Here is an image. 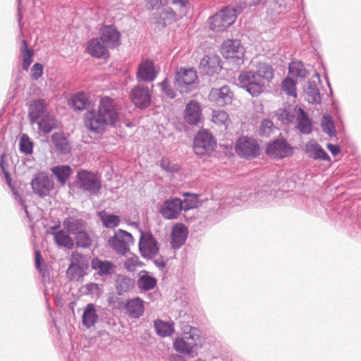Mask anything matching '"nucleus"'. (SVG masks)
Returning <instances> with one entry per match:
<instances>
[{
    "instance_id": "nucleus-24",
    "label": "nucleus",
    "mask_w": 361,
    "mask_h": 361,
    "mask_svg": "<svg viewBox=\"0 0 361 361\" xmlns=\"http://www.w3.org/2000/svg\"><path fill=\"white\" fill-rule=\"evenodd\" d=\"M220 58L216 55H207L201 59L199 68L203 74L212 75L220 71Z\"/></svg>"
},
{
    "instance_id": "nucleus-25",
    "label": "nucleus",
    "mask_w": 361,
    "mask_h": 361,
    "mask_svg": "<svg viewBox=\"0 0 361 361\" xmlns=\"http://www.w3.org/2000/svg\"><path fill=\"white\" fill-rule=\"evenodd\" d=\"M51 140L55 150L60 154L66 155L71 153V142L63 133L56 132L53 133Z\"/></svg>"
},
{
    "instance_id": "nucleus-63",
    "label": "nucleus",
    "mask_w": 361,
    "mask_h": 361,
    "mask_svg": "<svg viewBox=\"0 0 361 361\" xmlns=\"http://www.w3.org/2000/svg\"><path fill=\"white\" fill-rule=\"evenodd\" d=\"M189 0H168V3L171 4L179 8H186Z\"/></svg>"
},
{
    "instance_id": "nucleus-36",
    "label": "nucleus",
    "mask_w": 361,
    "mask_h": 361,
    "mask_svg": "<svg viewBox=\"0 0 361 361\" xmlns=\"http://www.w3.org/2000/svg\"><path fill=\"white\" fill-rule=\"evenodd\" d=\"M56 245L72 249L74 247V240L70 236V233L64 230H60L52 233Z\"/></svg>"
},
{
    "instance_id": "nucleus-4",
    "label": "nucleus",
    "mask_w": 361,
    "mask_h": 361,
    "mask_svg": "<svg viewBox=\"0 0 361 361\" xmlns=\"http://www.w3.org/2000/svg\"><path fill=\"white\" fill-rule=\"evenodd\" d=\"M76 181L78 188L90 195H97L102 188V183L99 178L94 173L80 169L78 171Z\"/></svg>"
},
{
    "instance_id": "nucleus-54",
    "label": "nucleus",
    "mask_w": 361,
    "mask_h": 361,
    "mask_svg": "<svg viewBox=\"0 0 361 361\" xmlns=\"http://www.w3.org/2000/svg\"><path fill=\"white\" fill-rule=\"evenodd\" d=\"M162 92L169 99H173L176 97V90L172 87L170 81L166 78L159 83Z\"/></svg>"
},
{
    "instance_id": "nucleus-49",
    "label": "nucleus",
    "mask_w": 361,
    "mask_h": 361,
    "mask_svg": "<svg viewBox=\"0 0 361 361\" xmlns=\"http://www.w3.org/2000/svg\"><path fill=\"white\" fill-rule=\"evenodd\" d=\"M212 121L219 125L226 127L229 122L228 114L224 111H213Z\"/></svg>"
},
{
    "instance_id": "nucleus-23",
    "label": "nucleus",
    "mask_w": 361,
    "mask_h": 361,
    "mask_svg": "<svg viewBox=\"0 0 361 361\" xmlns=\"http://www.w3.org/2000/svg\"><path fill=\"white\" fill-rule=\"evenodd\" d=\"M202 118V109L197 101H190L184 111V119L190 125L198 124Z\"/></svg>"
},
{
    "instance_id": "nucleus-59",
    "label": "nucleus",
    "mask_w": 361,
    "mask_h": 361,
    "mask_svg": "<svg viewBox=\"0 0 361 361\" xmlns=\"http://www.w3.org/2000/svg\"><path fill=\"white\" fill-rule=\"evenodd\" d=\"M168 4V0H147L146 6L149 10L159 9Z\"/></svg>"
},
{
    "instance_id": "nucleus-56",
    "label": "nucleus",
    "mask_w": 361,
    "mask_h": 361,
    "mask_svg": "<svg viewBox=\"0 0 361 361\" xmlns=\"http://www.w3.org/2000/svg\"><path fill=\"white\" fill-rule=\"evenodd\" d=\"M35 266L39 272L42 274V277L45 279L49 276V272L45 266L41 265V262L43 260L41 252L39 250H36L35 252Z\"/></svg>"
},
{
    "instance_id": "nucleus-12",
    "label": "nucleus",
    "mask_w": 361,
    "mask_h": 361,
    "mask_svg": "<svg viewBox=\"0 0 361 361\" xmlns=\"http://www.w3.org/2000/svg\"><path fill=\"white\" fill-rule=\"evenodd\" d=\"M98 111L106 120L108 126H114L118 121V112L116 108L114 99L109 97H105L101 99L99 106Z\"/></svg>"
},
{
    "instance_id": "nucleus-17",
    "label": "nucleus",
    "mask_w": 361,
    "mask_h": 361,
    "mask_svg": "<svg viewBox=\"0 0 361 361\" xmlns=\"http://www.w3.org/2000/svg\"><path fill=\"white\" fill-rule=\"evenodd\" d=\"M157 74L154 61L144 59L138 65L136 79L138 82H152L156 79Z\"/></svg>"
},
{
    "instance_id": "nucleus-27",
    "label": "nucleus",
    "mask_w": 361,
    "mask_h": 361,
    "mask_svg": "<svg viewBox=\"0 0 361 361\" xmlns=\"http://www.w3.org/2000/svg\"><path fill=\"white\" fill-rule=\"evenodd\" d=\"M188 235V228L183 224L173 226L171 234V245L173 249H179L185 242Z\"/></svg>"
},
{
    "instance_id": "nucleus-62",
    "label": "nucleus",
    "mask_w": 361,
    "mask_h": 361,
    "mask_svg": "<svg viewBox=\"0 0 361 361\" xmlns=\"http://www.w3.org/2000/svg\"><path fill=\"white\" fill-rule=\"evenodd\" d=\"M0 167H1V169L2 171V173L4 175V177H5V179H6V181L7 184L11 187V178L10 176L8 171L7 170V169L5 166L4 161H2V160H1V161L0 163Z\"/></svg>"
},
{
    "instance_id": "nucleus-53",
    "label": "nucleus",
    "mask_w": 361,
    "mask_h": 361,
    "mask_svg": "<svg viewBox=\"0 0 361 361\" xmlns=\"http://www.w3.org/2000/svg\"><path fill=\"white\" fill-rule=\"evenodd\" d=\"M274 130V123L269 119H264L262 121L259 134L261 137L269 136Z\"/></svg>"
},
{
    "instance_id": "nucleus-31",
    "label": "nucleus",
    "mask_w": 361,
    "mask_h": 361,
    "mask_svg": "<svg viewBox=\"0 0 361 361\" xmlns=\"http://www.w3.org/2000/svg\"><path fill=\"white\" fill-rule=\"evenodd\" d=\"M57 181L64 185L72 173V169L68 165H58L51 169Z\"/></svg>"
},
{
    "instance_id": "nucleus-52",
    "label": "nucleus",
    "mask_w": 361,
    "mask_h": 361,
    "mask_svg": "<svg viewBox=\"0 0 361 361\" xmlns=\"http://www.w3.org/2000/svg\"><path fill=\"white\" fill-rule=\"evenodd\" d=\"M277 117L284 124H288L294 120L295 114L290 109H280L277 111Z\"/></svg>"
},
{
    "instance_id": "nucleus-18",
    "label": "nucleus",
    "mask_w": 361,
    "mask_h": 361,
    "mask_svg": "<svg viewBox=\"0 0 361 361\" xmlns=\"http://www.w3.org/2000/svg\"><path fill=\"white\" fill-rule=\"evenodd\" d=\"M233 96L230 87L224 85L220 88H212L209 94V99L217 106H224L231 102Z\"/></svg>"
},
{
    "instance_id": "nucleus-44",
    "label": "nucleus",
    "mask_w": 361,
    "mask_h": 361,
    "mask_svg": "<svg viewBox=\"0 0 361 361\" xmlns=\"http://www.w3.org/2000/svg\"><path fill=\"white\" fill-rule=\"evenodd\" d=\"M288 71L293 76L302 79H304L307 74V71L301 61H292L289 64Z\"/></svg>"
},
{
    "instance_id": "nucleus-34",
    "label": "nucleus",
    "mask_w": 361,
    "mask_h": 361,
    "mask_svg": "<svg viewBox=\"0 0 361 361\" xmlns=\"http://www.w3.org/2000/svg\"><path fill=\"white\" fill-rule=\"evenodd\" d=\"M135 284L134 279L124 275H118L115 281L117 293L119 295L127 293Z\"/></svg>"
},
{
    "instance_id": "nucleus-55",
    "label": "nucleus",
    "mask_w": 361,
    "mask_h": 361,
    "mask_svg": "<svg viewBox=\"0 0 361 361\" xmlns=\"http://www.w3.org/2000/svg\"><path fill=\"white\" fill-rule=\"evenodd\" d=\"M71 259L72 262L71 263H75L77 264L81 265L82 267H85V268H87L89 266L87 258L77 251L72 252L71 255Z\"/></svg>"
},
{
    "instance_id": "nucleus-47",
    "label": "nucleus",
    "mask_w": 361,
    "mask_h": 361,
    "mask_svg": "<svg viewBox=\"0 0 361 361\" xmlns=\"http://www.w3.org/2000/svg\"><path fill=\"white\" fill-rule=\"evenodd\" d=\"M322 128L324 133L329 136L333 137L336 135L335 125L333 121L332 117L329 115H324L322 121Z\"/></svg>"
},
{
    "instance_id": "nucleus-3",
    "label": "nucleus",
    "mask_w": 361,
    "mask_h": 361,
    "mask_svg": "<svg viewBox=\"0 0 361 361\" xmlns=\"http://www.w3.org/2000/svg\"><path fill=\"white\" fill-rule=\"evenodd\" d=\"M197 75L192 68L178 69L175 74L174 86L181 94H187L197 87Z\"/></svg>"
},
{
    "instance_id": "nucleus-38",
    "label": "nucleus",
    "mask_w": 361,
    "mask_h": 361,
    "mask_svg": "<svg viewBox=\"0 0 361 361\" xmlns=\"http://www.w3.org/2000/svg\"><path fill=\"white\" fill-rule=\"evenodd\" d=\"M98 319L94 304H88L82 314V324L87 328L94 326Z\"/></svg>"
},
{
    "instance_id": "nucleus-28",
    "label": "nucleus",
    "mask_w": 361,
    "mask_h": 361,
    "mask_svg": "<svg viewBox=\"0 0 361 361\" xmlns=\"http://www.w3.org/2000/svg\"><path fill=\"white\" fill-rule=\"evenodd\" d=\"M305 99L312 104H319L321 102V95L318 85L315 81H308L303 89Z\"/></svg>"
},
{
    "instance_id": "nucleus-64",
    "label": "nucleus",
    "mask_w": 361,
    "mask_h": 361,
    "mask_svg": "<svg viewBox=\"0 0 361 361\" xmlns=\"http://www.w3.org/2000/svg\"><path fill=\"white\" fill-rule=\"evenodd\" d=\"M326 147L333 155H337L341 152L340 147L336 145L327 144Z\"/></svg>"
},
{
    "instance_id": "nucleus-29",
    "label": "nucleus",
    "mask_w": 361,
    "mask_h": 361,
    "mask_svg": "<svg viewBox=\"0 0 361 361\" xmlns=\"http://www.w3.org/2000/svg\"><path fill=\"white\" fill-rule=\"evenodd\" d=\"M63 226L68 233L75 235L85 230V222L83 219L71 216L63 220Z\"/></svg>"
},
{
    "instance_id": "nucleus-50",
    "label": "nucleus",
    "mask_w": 361,
    "mask_h": 361,
    "mask_svg": "<svg viewBox=\"0 0 361 361\" xmlns=\"http://www.w3.org/2000/svg\"><path fill=\"white\" fill-rule=\"evenodd\" d=\"M86 269L87 268H85V267H82L81 265L75 263H71L67 269V275L71 279H78L83 275L84 270Z\"/></svg>"
},
{
    "instance_id": "nucleus-9",
    "label": "nucleus",
    "mask_w": 361,
    "mask_h": 361,
    "mask_svg": "<svg viewBox=\"0 0 361 361\" xmlns=\"http://www.w3.org/2000/svg\"><path fill=\"white\" fill-rule=\"evenodd\" d=\"M216 142L213 135L207 131H200L193 140V149L200 157L211 153L216 147Z\"/></svg>"
},
{
    "instance_id": "nucleus-11",
    "label": "nucleus",
    "mask_w": 361,
    "mask_h": 361,
    "mask_svg": "<svg viewBox=\"0 0 361 361\" xmlns=\"http://www.w3.org/2000/svg\"><path fill=\"white\" fill-rule=\"evenodd\" d=\"M129 97L132 103L138 109H145L150 105L152 94L146 85H137L130 90Z\"/></svg>"
},
{
    "instance_id": "nucleus-19",
    "label": "nucleus",
    "mask_w": 361,
    "mask_h": 361,
    "mask_svg": "<svg viewBox=\"0 0 361 361\" xmlns=\"http://www.w3.org/2000/svg\"><path fill=\"white\" fill-rule=\"evenodd\" d=\"M109 47L106 46L99 37L92 38L88 41L87 51L92 57L106 59L109 57Z\"/></svg>"
},
{
    "instance_id": "nucleus-41",
    "label": "nucleus",
    "mask_w": 361,
    "mask_h": 361,
    "mask_svg": "<svg viewBox=\"0 0 361 361\" xmlns=\"http://www.w3.org/2000/svg\"><path fill=\"white\" fill-rule=\"evenodd\" d=\"M154 326L156 333L161 337H166L171 335L174 330L173 325L161 319L155 320Z\"/></svg>"
},
{
    "instance_id": "nucleus-57",
    "label": "nucleus",
    "mask_w": 361,
    "mask_h": 361,
    "mask_svg": "<svg viewBox=\"0 0 361 361\" xmlns=\"http://www.w3.org/2000/svg\"><path fill=\"white\" fill-rule=\"evenodd\" d=\"M160 166L167 172H175L179 169L178 165L172 163L168 158H163L160 161Z\"/></svg>"
},
{
    "instance_id": "nucleus-21",
    "label": "nucleus",
    "mask_w": 361,
    "mask_h": 361,
    "mask_svg": "<svg viewBox=\"0 0 361 361\" xmlns=\"http://www.w3.org/2000/svg\"><path fill=\"white\" fill-rule=\"evenodd\" d=\"M304 152L307 157L314 160H322L326 161H331V157L325 152V150L314 140L308 141L305 147Z\"/></svg>"
},
{
    "instance_id": "nucleus-8",
    "label": "nucleus",
    "mask_w": 361,
    "mask_h": 361,
    "mask_svg": "<svg viewBox=\"0 0 361 361\" xmlns=\"http://www.w3.org/2000/svg\"><path fill=\"white\" fill-rule=\"evenodd\" d=\"M293 153V147L283 138L271 140L266 146V154L273 159H283L291 157Z\"/></svg>"
},
{
    "instance_id": "nucleus-51",
    "label": "nucleus",
    "mask_w": 361,
    "mask_h": 361,
    "mask_svg": "<svg viewBox=\"0 0 361 361\" xmlns=\"http://www.w3.org/2000/svg\"><path fill=\"white\" fill-rule=\"evenodd\" d=\"M282 87L283 91L288 95L295 97L296 82L290 78H286L282 82Z\"/></svg>"
},
{
    "instance_id": "nucleus-60",
    "label": "nucleus",
    "mask_w": 361,
    "mask_h": 361,
    "mask_svg": "<svg viewBox=\"0 0 361 361\" xmlns=\"http://www.w3.org/2000/svg\"><path fill=\"white\" fill-rule=\"evenodd\" d=\"M85 293L98 295L101 293V288L96 283H88L85 286Z\"/></svg>"
},
{
    "instance_id": "nucleus-13",
    "label": "nucleus",
    "mask_w": 361,
    "mask_h": 361,
    "mask_svg": "<svg viewBox=\"0 0 361 361\" xmlns=\"http://www.w3.org/2000/svg\"><path fill=\"white\" fill-rule=\"evenodd\" d=\"M54 185L52 178L44 172L38 173L31 181L34 193L40 197L49 195L54 188Z\"/></svg>"
},
{
    "instance_id": "nucleus-32",
    "label": "nucleus",
    "mask_w": 361,
    "mask_h": 361,
    "mask_svg": "<svg viewBox=\"0 0 361 361\" xmlns=\"http://www.w3.org/2000/svg\"><path fill=\"white\" fill-rule=\"evenodd\" d=\"M296 127L302 134L308 135L312 132V121L307 114L302 109H299Z\"/></svg>"
},
{
    "instance_id": "nucleus-35",
    "label": "nucleus",
    "mask_w": 361,
    "mask_h": 361,
    "mask_svg": "<svg viewBox=\"0 0 361 361\" xmlns=\"http://www.w3.org/2000/svg\"><path fill=\"white\" fill-rule=\"evenodd\" d=\"M68 104L75 111H82L90 105V101L83 92H79L71 97Z\"/></svg>"
},
{
    "instance_id": "nucleus-45",
    "label": "nucleus",
    "mask_w": 361,
    "mask_h": 361,
    "mask_svg": "<svg viewBox=\"0 0 361 361\" xmlns=\"http://www.w3.org/2000/svg\"><path fill=\"white\" fill-rule=\"evenodd\" d=\"M75 245L78 247L89 248L92 245V240L85 230L74 235Z\"/></svg>"
},
{
    "instance_id": "nucleus-22",
    "label": "nucleus",
    "mask_w": 361,
    "mask_h": 361,
    "mask_svg": "<svg viewBox=\"0 0 361 361\" xmlns=\"http://www.w3.org/2000/svg\"><path fill=\"white\" fill-rule=\"evenodd\" d=\"M91 267L96 271L97 275L101 277H106L111 276L115 272L116 267L109 260H102L96 257L91 260Z\"/></svg>"
},
{
    "instance_id": "nucleus-33",
    "label": "nucleus",
    "mask_w": 361,
    "mask_h": 361,
    "mask_svg": "<svg viewBox=\"0 0 361 361\" xmlns=\"http://www.w3.org/2000/svg\"><path fill=\"white\" fill-rule=\"evenodd\" d=\"M200 196L199 194L184 192L183 194V200H182L183 210L188 211L199 207L202 204Z\"/></svg>"
},
{
    "instance_id": "nucleus-2",
    "label": "nucleus",
    "mask_w": 361,
    "mask_h": 361,
    "mask_svg": "<svg viewBox=\"0 0 361 361\" xmlns=\"http://www.w3.org/2000/svg\"><path fill=\"white\" fill-rule=\"evenodd\" d=\"M200 330L190 326H185L180 338L173 342L174 349L179 353L194 357L195 348L200 343Z\"/></svg>"
},
{
    "instance_id": "nucleus-15",
    "label": "nucleus",
    "mask_w": 361,
    "mask_h": 361,
    "mask_svg": "<svg viewBox=\"0 0 361 361\" xmlns=\"http://www.w3.org/2000/svg\"><path fill=\"white\" fill-rule=\"evenodd\" d=\"M100 113L95 110L87 111L84 116V125L90 132L97 134L102 133L108 124Z\"/></svg>"
},
{
    "instance_id": "nucleus-37",
    "label": "nucleus",
    "mask_w": 361,
    "mask_h": 361,
    "mask_svg": "<svg viewBox=\"0 0 361 361\" xmlns=\"http://www.w3.org/2000/svg\"><path fill=\"white\" fill-rule=\"evenodd\" d=\"M161 12L159 14L158 17L154 16L156 22L163 26H166L168 24L171 23L176 18V12L171 7L163 6Z\"/></svg>"
},
{
    "instance_id": "nucleus-61",
    "label": "nucleus",
    "mask_w": 361,
    "mask_h": 361,
    "mask_svg": "<svg viewBox=\"0 0 361 361\" xmlns=\"http://www.w3.org/2000/svg\"><path fill=\"white\" fill-rule=\"evenodd\" d=\"M32 78L35 80H38L42 75L43 66L39 63H36L31 68Z\"/></svg>"
},
{
    "instance_id": "nucleus-7",
    "label": "nucleus",
    "mask_w": 361,
    "mask_h": 361,
    "mask_svg": "<svg viewBox=\"0 0 361 361\" xmlns=\"http://www.w3.org/2000/svg\"><path fill=\"white\" fill-rule=\"evenodd\" d=\"M235 151L240 157L251 159L259 155V146L255 138L243 136L235 142Z\"/></svg>"
},
{
    "instance_id": "nucleus-58",
    "label": "nucleus",
    "mask_w": 361,
    "mask_h": 361,
    "mask_svg": "<svg viewBox=\"0 0 361 361\" xmlns=\"http://www.w3.org/2000/svg\"><path fill=\"white\" fill-rule=\"evenodd\" d=\"M142 265V263L137 257L128 258L124 263V267L129 271H133L137 267H141Z\"/></svg>"
},
{
    "instance_id": "nucleus-10",
    "label": "nucleus",
    "mask_w": 361,
    "mask_h": 361,
    "mask_svg": "<svg viewBox=\"0 0 361 361\" xmlns=\"http://www.w3.org/2000/svg\"><path fill=\"white\" fill-rule=\"evenodd\" d=\"M108 243L118 254L125 255L130 251V245L133 243V237L130 233L118 229L115 235L109 239Z\"/></svg>"
},
{
    "instance_id": "nucleus-26",
    "label": "nucleus",
    "mask_w": 361,
    "mask_h": 361,
    "mask_svg": "<svg viewBox=\"0 0 361 361\" xmlns=\"http://www.w3.org/2000/svg\"><path fill=\"white\" fill-rule=\"evenodd\" d=\"M126 313L132 319H138L145 312L144 301L139 297L129 299L125 305Z\"/></svg>"
},
{
    "instance_id": "nucleus-39",
    "label": "nucleus",
    "mask_w": 361,
    "mask_h": 361,
    "mask_svg": "<svg viewBox=\"0 0 361 361\" xmlns=\"http://www.w3.org/2000/svg\"><path fill=\"white\" fill-rule=\"evenodd\" d=\"M144 274L140 275L137 281V287L142 290L153 289L157 283V279L148 274L147 271H142Z\"/></svg>"
},
{
    "instance_id": "nucleus-42",
    "label": "nucleus",
    "mask_w": 361,
    "mask_h": 361,
    "mask_svg": "<svg viewBox=\"0 0 361 361\" xmlns=\"http://www.w3.org/2000/svg\"><path fill=\"white\" fill-rule=\"evenodd\" d=\"M218 12L228 21L230 25H232L235 21L240 10L236 6L231 4L223 8Z\"/></svg>"
},
{
    "instance_id": "nucleus-16",
    "label": "nucleus",
    "mask_w": 361,
    "mask_h": 361,
    "mask_svg": "<svg viewBox=\"0 0 361 361\" xmlns=\"http://www.w3.org/2000/svg\"><path fill=\"white\" fill-rule=\"evenodd\" d=\"M182 210V199L172 197L163 202L159 212L165 219L172 220L176 219Z\"/></svg>"
},
{
    "instance_id": "nucleus-30",
    "label": "nucleus",
    "mask_w": 361,
    "mask_h": 361,
    "mask_svg": "<svg viewBox=\"0 0 361 361\" xmlns=\"http://www.w3.org/2000/svg\"><path fill=\"white\" fill-rule=\"evenodd\" d=\"M39 130L44 134H48L51 133L54 129L59 127L58 121L56 118L51 116L47 114L40 118L39 121H37Z\"/></svg>"
},
{
    "instance_id": "nucleus-46",
    "label": "nucleus",
    "mask_w": 361,
    "mask_h": 361,
    "mask_svg": "<svg viewBox=\"0 0 361 361\" xmlns=\"http://www.w3.org/2000/svg\"><path fill=\"white\" fill-rule=\"evenodd\" d=\"M20 151L25 154H31L33 152V142L27 134H23L19 142Z\"/></svg>"
},
{
    "instance_id": "nucleus-14",
    "label": "nucleus",
    "mask_w": 361,
    "mask_h": 361,
    "mask_svg": "<svg viewBox=\"0 0 361 361\" xmlns=\"http://www.w3.org/2000/svg\"><path fill=\"white\" fill-rule=\"evenodd\" d=\"M99 34V38L109 49H115L121 44V35L114 25H103Z\"/></svg>"
},
{
    "instance_id": "nucleus-6",
    "label": "nucleus",
    "mask_w": 361,
    "mask_h": 361,
    "mask_svg": "<svg viewBox=\"0 0 361 361\" xmlns=\"http://www.w3.org/2000/svg\"><path fill=\"white\" fill-rule=\"evenodd\" d=\"M139 251L142 257L153 259L159 252V244L150 232H141L139 244Z\"/></svg>"
},
{
    "instance_id": "nucleus-40",
    "label": "nucleus",
    "mask_w": 361,
    "mask_h": 361,
    "mask_svg": "<svg viewBox=\"0 0 361 361\" xmlns=\"http://www.w3.org/2000/svg\"><path fill=\"white\" fill-rule=\"evenodd\" d=\"M230 25L228 21L219 12L214 14L209 21L210 29L216 32L223 31Z\"/></svg>"
},
{
    "instance_id": "nucleus-20",
    "label": "nucleus",
    "mask_w": 361,
    "mask_h": 361,
    "mask_svg": "<svg viewBox=\"0 0 361 361\" xmlns=\"http://www.w3.org/2000/svg\"><path fill=\"white\" fill-rule=\"evenodd\" d=\"M47 104L44 99H33L28 106V118L30 123L33 124L42 118L47 111Z\"/></svg>"
},
{
    "instance_id": "nucleus-43",
    "label": "nucleus",
    "mask_w": 361,
    "mask_h": 361,
    "mask_svg": "<svg viewBox=\"0 0 361 361\" xmlns=\"http://www.w3.org/2000/svg\"><path fill=\"white\" fill-rule=\"evenodd\" d=\"M20 52L23 55V69L27 71L32 62L33 51L29 49L25 40L22 42V48Z\"/></svg>"
},
{
    "instance_id": "nucleus-5",
    "label": "nucleus",
    "mask_w": 361,
    "mask_h": 361,
    "mask_svg": "<svg viewBox=\"0 0 361 361\" xmlns=\"http://www.w3.org/2000/svg\"><path fill=\"white\" fill-rule=\"evenodd\" d=\"M221 52L226 59H230L236 65L244 62L245 49L239 39L225 40L221 47Z\"/></svg>"
},
{
    "instance_id": "nucleus-48",
    "label": "nucleus",
    "mask_w": 361,
    "mask_h": 361,
    "mask_svg": "<svg viewBox=\"0 0 361 361\" xmlns=\"http://www.w3.org/2000/svg\"><path fill=\"white\" fill-rule=\"evenodd\" d=\"M101 219L103 225L106 228H114L117 227L120 223V218L118 216L115 214H106L101 216Z\"/></svg>"
},
{
    "instance_id": "nucleus-1",
    "label": "nucleus",
    "mask_w": 361,
    "mask_h": 361,
    "mask_svg": "<svg viewBox=\"0 0 361 361\" xmlns=\"http://www.w3.org/2000/svg\"><path fill=\"white\" fill-rule=\"evenodd\" d=\"M274 78V69L267 63H259L256 70L243 71L238 75L239 86L252 97H258Z\"/></svg>"
}]
</instances>
